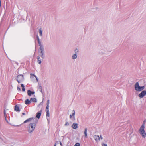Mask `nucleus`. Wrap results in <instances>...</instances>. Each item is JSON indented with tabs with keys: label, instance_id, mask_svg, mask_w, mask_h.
<instances>
[{
	"label": "nucleus",
	"instance_id": "obj_1",
	"mask_svg": "<svg viewBox=\"0 0 146 146\" xmlns=\"http://www.w3.org/2000/svg\"><path fill=\"white\" fill-rule=\"evenodd\" d=\"M37 121L38 120H37L35 118L34 119V122H33V123H31L29 124V128L28 130V131L29 133H31L35 129V127L36 124L37 123Z\"/></svg>",
	"mask_w": 146,
	"mask_h": 146
},
{
	"label": "nucleus",
	"instance_id": "obj_2",
	"mask_svg": "<svg viewBox=\"0 0 146 146\" xmlns=\"http://www.w3.org/2000/svg\"><path fill=\"white\" fill-rule=\"evenodd\" d=\"M145 128L144 124L143 123L139 130V133L142 135L143 137L145 138L146 137V133L144 130Z\"/></svg>",
	"mask_w": 146,
	"mask_h": 146
},
{
	"label": "nucleus",
	"instance_id": "obj_3",
	"mask_svg": "<svg viewBox=\"0 0 146 146\" xmlns=\"http://www.w3.org/2000/svg\"><path fill=\"white\" fill-rule=\"evenodd\" d=\"M23 79V76L22 75H19L17 76V80L19 83L22 82Z\"/></svg>",
	"mask_w": 146,
	"mask_h": 146
},
{
	"label": "nucleus",
	"instance_id": "obj_4",
	"mask_svg": "<svg viewBox=\"0 0 146 146\" xmlns=\"http://www.w3.org/2000/svg\"><path fill=\"white\" fill-rule=\"evenodd\" d=\"M135 90L137 91H141V86H139V84L138 82H137L135 83Z\"/></svg>",
	"mask_w": 146,
	"mask_h": 146
},
{
	"label": "nucleus",
	"instance_id": "obj_5",
	"mask_svg": "<svg viewBox=\"0 0 146 146\" xmlns=\"http://www.w3.org/2000/svg\"><path fill=\"white\" fill-rule=\"evenodd\" d=\"M146 95V91H142L139 94L138 96L141 98H143L144 96Z\"/></svg>",
	"mask_w": 146,
	"mask_h": 146
},
{
	"label": "nucleus",
	"instance_id": "obj_6",
	"mask_svg": "<svg viewBox=\"0 0 146 146\" xmlns=\"http://www.w3.org/2000/svg\"><path fill=\"white\" fill-rule=\"evenodd\" d=\"M44 52L40 51H38V55L39 56H40L42 58H44Z\"/></svg>",
	"mask_w": 146,
	"mask_h": 146
},
{
	"label": "nucleus",
	"instance_id": "obj_7",
	"mask_svg": "<svg viewBox=\"0 0 146 146\" xmlns=\"http://www.w3.org/2000/svg\"><path fill=\"white\" fill-rule=\"evenodd\" d=\"M94 139L96 141H98L100 140V138L99 137V136L97 135H95L94 136Z\"/></svg>",
	"mask_w": 146,
	"mask_h": 146
},
{
	"label": "nucleus",
	"instance_id": "obj_8",
	"mask_svg": "<svg viewBox=\"0 0 146 146\" xmlns=\"http://www.w3.org/2000/svg\"><path fill=\"white\" fill-rule=\"evenodd\" d=\"M14 110L17 112L20 111V109H19V106L17 105L15 106Z\"/></svg>",
	"mask_w": 146,
	"mask_h": 146
},
{
	"label": "nucleus",
	"instance_id": "obj_9",
	"mask_svg": "<svg viewBox=\"0 0 146 146\" xmlns=\"http://www.w3.org/2000/svg\"><path fill=\"white\" fill-rule=\"evenodd\" d=\"M78 126V124L73 123L72 126V127L74 129H76L77 128Z\"/></svg>",
	"mask_w": 146,
	"mask_h": 146
},
{
	"label": "nucleus",
	"instance_id": "obj_10",
	"mask_svg": "<svg viewBox=\"0 0 146 146\" xmlns=\"http://www.w3.org/2000/svg\"><path fill=\"white\" fill-rule=\"evenodd\" d=\"M36 76L33 74H30V78L32 81H33L35 80Z\"/></svg>",
	"mask_w": 146,
	"mask_h": 146
},
{
	"label": "nucleus",
	"instance_id": "obj_11",
	"mask_svg": "<svg viewBox=\"0 0 146 146\" xmlns=\"http://www.w3.org/2000/svg\"><path fill=\"white\" fill-rule=\"evenodd\" d=\"M54 146H62V143L60 141H57L55 143Z\"/></svg>",
	"mask_w": 146,
	"mask_h": 146
},
{
	"label": "nucleus",
	"instance_id": "obj_12",
	"mask_svg": "<svg viewBox=\"0 0 146 146\" xmlns=\"http://www.w3.org/2000/svg\"><path fill=\"white\" fill-rule=\"evenodd\" d=\"M35 93V92L34 91H31L29 90H28V95L30 96L34 94Z\"/></svg>",
	"mask_w": 146,
	"mask_h": 146
},
{
	"label": "nucleus",
	"instance_id": "obj_13",
	"mask_svg": "<svg viewBox=\"0 0 146 146\" xmlns=\"http://www.w3.org/2000/svg\"><path fill=\"white\" fill-rule=\"evenodd\" d=\"M87 128H85V129H84V137L86 138L87 137Z\"/></svg>",
	"mask_w": 146,
	"mask_h": 146
},
{
	"label": "nucleus",
	"instance_id": "obj_14",
	"mask_svg": "<svg viewBox=\"0 0 146 146\" xmlns=\"http://www.w3.org/2000/svg\"><path fill=\"white\" fill-rule=\"evenodd\" d=\"M41 111H40L38 112L36 114V117L38 119H39L41 116Z\"/></svg>",
	"mask_w": 146,
	"mask_h": 146
},
{
	"label": "nucleus",
	"instance_id": "obj_15",
	"mask_svg": "<svg viewBox=\"0 0 146 146\" xmlns=\"http://www.w3.org/2000/svg\"><path fill=\"white\" fill-rule=\"evenodd\" d=\"M72 120H75V111L74 110H72Z\"/></svg>",
	"mask_w": 146,
	"mask_h": 146
},
{
	"label": "nucleus",
	"instance_id": "obj_16",
	"mask_svg": "<svg viewBox=\"0 0 146 146\" xmlns=\"http://www.w3.org/2000/svg\"><path fill=\"white\" fill-rule=\"evenodd\" d=\"M31 101L34 102H36L37 101V99L35 98H31Z\"/></svg>",
	"mask_w": 146,
	"mask_h": 146
},
{
	"label": "nucleus",
	"instance_id": "obj_17",
	"mask_svg": "<svg viewBox=\"0 0 146 146\" xmlns=\"http://www.w3.org/2000/svg\"><path fill=\"white\" fill-rule=\"evenodd\" d=\"M77 56L76 54H73L72 56V59L73 60H75L77 58Z\"/></svg>",
	"mask_w": 146,
	"mask_h": 146
},
{
	"label": "nucleus",
	"instance_id": "obj_18",
	"mask_svg": "<svg viewBox=\"0 0 146 146\" xmlns=\"http://www.w3.org/2000/svg\"><path fill=\"white\" fill-rule=\"evenodd\" d=\"M39 51L44 52V48L43 46H41L40 47Z\"/></svg>",
	"mask_w": 146,
	"mask_h": 146
},
{
	"label": "nucleus",
	"instance_id": "obj_19",
	"mask_svg": "<svg viewBox=\"0 0 146 146\" xmlns=\"http://www.w3.org/2000/svg\"><path fill=\"white\" fill-rule=\"evenodd\" d=\"M39 32L40 35V36H42V31L41 28H40L39 29Z\"/></svg>",
	"mask_w": 146,
	"mask_h": 146
},
{
	"label": "nucleus",
	"instance_id": "obj_20",
	"mask_svg": "<svg viewBox=\"0 0 146 146\" xmlns=\"http://www.w3.org/2000/svg\"><path fill=\"white\" fill-rule=\"evenodd\" d=\"M74 54H78L79 53V50L78 49V48H76L74 50Z\"/></svg>",
	"mask_w": 146,
	"mask_h": 146
},
{
	"label": "nucleus",
	"instance_id": "obj_21",
	"mask_svg": "<svg viewBox=\"0 0 146 146\" xmlns=\"http://www.w3.org/2000/svg\"><path fill=\"white\" fill-rule=\"evenodd\" d=\"M49 106H46V110H45L46 112H49Z\"/></svg>",
	"mask_w": 146,
	"mask_h": 146
},
{
	"label": "nucleus",
	"instance_id": "obj_22",
	"mask_svg": "<svg viewBox=\"0 0 146 146\" xmlns=\"http://www.w3.org/2000/svg\"><path fill=\"white\" fill-rule=\"evenodd\" d=\"M36 119V118H33V117H32V118H29V119H28V121H31V120H33V121H34V119Z\"/></svg>",
	"mask_w": 146,
	"mask_h": 146
},
{
	"label": "nucleus",
	"instance_id": "obj_23",
	"mask_svg": "<svg viewBox=\"0 0 146 146\" xmlns=\"http://www.w3.org/2000/svg\"><path fill=\"white\" fill-rule=\"evenodd\" d=\"M37 62H38V63L39 64H40L41 63V60H40V59H38V60H37Z\"/></svg>",
	"mask_w": 146,
	"mask_h": 146
},
{
	"label": "nucleus",
	"instance_id": "obj_24",
	"mask_svg": "<svg viewBox=\"0 0 146 146\" xmlns=\"http://www.w3.org/2000/svg\"><path fill=\"white\" fill-rule=\"evenodd\" d=\"M46 115L47 117H49V116H50L49 112H46Z\"/></svg>",
	"mask_w": 146,
	"mask_h": 146
},
{
	"label": "nucleus",
	"instance_id": "obj_25",
	"mask_svg": "<svg viewBox=\"0 0 146 146\" xmlns=\"http://www.w3.org/2000/svg\"><path fill=\"white\" fill-rule=\"evenodd\" d=\"M80 144L79 143H76L74 145V146H80Z\"/></svg>",
	"mask_w": 146,
	"mask_h": 146
},
{
	"label": "nucleus",
	"instance_id": "obj_26",
	"mask_svg": "<svg viewBox=\"0 0 146 146\" xmlns=\"http://www.w3.org/2000/svg\"><path fill=\"white\" fill-rule=\"evenodd\" d=\"M49 103H50V100H48L47 101V106H49Z\"/></svg>",
	"mask_w": 146,
	"mask_h": 146
},
{
	"label": "nucleus",
	"instance_id": "obj_27",
	"mask_svg": "<svg viewBox=\"0 0 146 146\" xmlns=\"http://www.w3.org/2000/svg\"><path fill=\"white\" fill-rule=\"evenodd\" d=\"M38 42L39 45L40 46H43L41 44V43L40 42V40L39 41H38Z\"/></svg>",
	"mask_w": 146,
	"mask_h": 146
},
{
	"label": "nucleus",
	"instance_id": "obj_28",
	"mask_svg": "<svg viewBox=\"0 0 146 146\" xmlns=\"http://www.w3.org/2000/svg\"><path fill=\"white\" fill-rule=\"evenodd\" d=\"M31 99H30V100H29V99H28V104H31Z\"/></svg>",
	"mask_w": 146,
	"mask_h": 146
},
{
	"label": "nucleus",
	"instance_id": "obj_29",
	"mask_svg": "<svg viewBox=\"0 0 146 146\" xmlns=\"http://www.w3.org/2000/svg\"><path fill=\"white\" fill-rule=\"evenodd\" d=\"M69 125V123L67 122H66L65 124V126H68Z\"/></svg>",
	"mask_w": 146,
	"mask_h": 146
},
{
	"label": "nucleus",
	"instance_id": "obj_30",
	"mask_svg": "<svg viewBox=\"0 0 146 146\" xmlns=\"http://www.w3.org/2000/svg\"><path fill=\"white\" fill-rule=\"evenodd\" d=\"M144 88H145L144 86H141V91H142L144 89Z\"/></svg>",
	"mask_w": 146,
	"mask_h": 146
},
{
	"label": "nucleus",
	"instance_id": "obj_31",
	"mask_svg": "<svg viewBox=\"0 0 146 146\" xmlns=\"http://www.w3.org/2000/svg\"><path fill=\"white\" fill-rule=\"evenodd\" d=\"M38 88L39 89V90L42 89V87L41 86H40V85L39 86V87H38Z\"/></svg>",
	"mask_w": 146,
	"mask_h": 146
},
{
	"label": "nucleus",
	"instance_id": "obj_32",
	"mask_svg": "<svg viewBox=\"0 0 146 146\" xmlns=\"http://www.w3.org/2000/svg\"><path fill=\"white\" fill-rule=\"evenodd\" d=\"M102 146H107L106 144H104L103 143L102 144Z\"/></svg>",
	"mask_w": 146,
	"mask_h": 146
},
{
	"label": "nucleus",
	"instance_id": "obj_33",
	"mask_svg": "<svg viewBox=\"0 0 146 146\" xmlns=\"http://www.w3.org/2000/svg\"><path fill=\"white\" fill-rule=\"evenodd\" d=\"M17 89L18 90L21 91V89L20 88L19 86H17Z\"/></svg>",
	"mask_w": 146,
	"mask_h": 146
},
{
	"label": "nucleus",
	"instance_id": "obj_34",
	"mask_svg": "<svg viewBox=\"0 0 146 146\" xmlns=\"http://www.w3.org/2000/svg\"><path fill=\"white\" fill-rule=\"evenodd\" d=\"M36 38H37V40L38 41H39L40 40V39H39V37L38 35H37L36 36Z\"/></svg>",
	"mask_w": 146,
	"mask_h": 146
},
{
	"label": "nucleus",
	"instance_id": "obj_35",
	"mask_svg": "<svg viewBox=\"0 0 146 146\" xmlns=\"http://www.w3.org/2000/svg\"><path fill=\"white\" fill-rule=\"evenodd\" d=\"M25 103L27 105V99L25 100Z\"/></svg>",
	"mask_w": 146,
	"mask_h": 146
},
{
	"label": "nucleus",
	"instance_id": "obj_36",
	"mask_svg": "<svg viewBox=\"0 0 146 146\" xmlns=\"http://www.w3.org/2000/svg\"><path fill=\"white\" fill-rule=\"evenodd\" d=\"M37 60L40 59V56H38L37 57Z\"/></svg>",
	"mask_w": 146,
	"mask_h": 146
},
{
	"label": "nucleus",
	"instance_id": "obj_37",
	"mask_svg": "<svg viewBox=\"0 0 146 146\" xmlns=\"http://www.w3.org/2000/svg\"><path fill=\"white\" fill-rule=\"evenodd\" d=\"M21 86L22 88H23V87H24V85L22 84H21Z\"/></svg>",
	"mask_w": 146,
	"mask_h": 146
},
{
	"label": "nucleus",
	"instance_id": "obj_38",
	"mask_svg": "<svg viewBox=\"0 0 146 146\" xmlns=\"http://www.w3.org/2000/svg\"><path fill=\"white\" fill-rule=\"evenodd\" d=\"M22 90L23 91H24L25 90V88H24V87H23V88H22Z\"/></svg>",
	"mask_w": 146,
	"mask_h": 146
},
{
	"label": "nucleus",
	"instance_id": "obj_39",
	"mask_svg": "<svg viewBox=\"0 0 146 146\" xmlns=\"http://www.w3.org/2000/svg\"><path fill=\"white\" fill-rule=\"evenodd\" d=\"M47 119L48 121V123H49V118H48V117H47Z\"/></svg>",
	"mask_w": 146,
	"mask_h": 146
},
{
	"label": "nucleus",
	"instance_id": "obj_40",
	"mask_svg": "<svg viewBox=\"0 0 146 146\" xmlns=\"http://www.w3.org/2000/svg\"><path fill=\"white\" fill-rule=\"evenodd\" d=\"M70 118H72V115H70Z\"/></svg>",
	"mask_w": 146,
	"mask_h": 146
},
{
	"label": "nucleus",
	"instance_id": "obj_41",
	"mask_svg": "<svg viewBox=\"0 0 146 146\" xmlns=\"http://www.w3.org/2000/svg\"><path fill=\"white\" fill-rule=\"evenodd\" d=\"M27 122V119L24 122V123H25Z\"/></svg>",
	"mask_w": 146,
	"mask_h": 146
},
{
	"label": "nucleus",
	"instance_id": "obj_42",
	"mask_svg": "<svg viewBox=\"0 0 146 146\" xmlns=\"http://www.w3.org/2000/svg\"><path fill=\"white\" fill-rule=\"evenodd\" d=\"M35 78H36V80L37 81V82H38V79L37 77L36 76Z\"/></svg>",
	"mask_w": 146,
	"mask_h": 146
},
{
	"label": "nucleus",
	"instance_id": "obj_43",
	"mask_svg": "<svg viewBox=\"0 0 146 146\" xmlns=\"http://www.w3.org/2000/svg\"><path fill=\"white\" fill-rule=\"evenodd\" d=\"M100 138L101 139H103V138H102V136L100 135Z\"/></svg>",
	"mask_w": 146,
	"mask_h": 146
},
{
	"label": "nucleus",
	"instance_id": "obj_44",
	"mask_svg": "<svg viewBox=\"0 0 146 146\" xmlns=\"http://www.w3.org/2000/svg\"><path fill=\"white\" fill-rule=\"evenodd\" d=\"M42 89H40V92H42Z\"/></svg>",
	"mask_w": 146,
	"mask_h": 146
},
{
	"label": "nucleus",
	"instance_id": "obj_45",
	"mask_svg": "<svg viewBox=\"0 0 146 146\" xmlns=\"http://www.w3.org/2000/svg\"><path fill=\"white\" fill-rule=\"evenodd\" d=\"M22 114L23 115H25V113H22Z\"/></svg>",
	"mask_w": 146,
	"mask_h": 146
},
{
	"label": "nucleus",
	"instance_id": "obj_46",
	"mask_svg": "<svg viewBox=\"0 0 146 146\" xmlns=\"http://www.w3.org/2000/svg\"><path fill=\"white\" fill-rule=\"evenodd\" d=\"M5 120H6V121H7V119H6V118H5Z\"/></svg>",
	"mask_w": 146,
	"mask_h": 146
},
{
	"label": "nucleus",
	"instance_id": "obj_47",
	"mask_svg": "<svg viewBox=\"0 0 146 146\" xmlns=\"http://www.w3.org/2000/svg\"><path fill=\"white\" fill-rule=\"evenodd\" d=\"M4 113L5 116V111L4 112Z\"/></svg>",
	"mask_w": 146,
	"mask_h": 146
}]
</instances>
